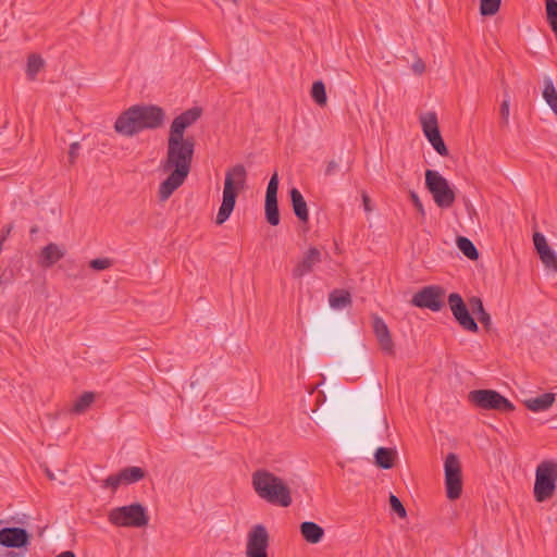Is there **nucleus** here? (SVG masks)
Wrapping results in <instances>:
<instances>
[{
	"mask_svg": "<svg viewBox=\"0 0 557 557\" xmlns=\"http://www.w3.org/2000/svg\"><path fill=\"white\" fill-rule=\"evenodd\" d=\"M255 493L271 505L288 507L293 503L292 493L286 482L267 469H257L251 474Z\"/></svg>",
	"mask_w": 557,
	"mask_h": 557,
	"instance_id": "f257e3e1",
	"label": "nucleus"
},
{
	"mask_svg": "<svg viewBox=\"0 0 557 557\" xmlns=\"http://www.w3.org/2000/svg\"><path fill=\"white\" fill-rule=\"evenodd\" d=\"M246 177L247 172L243 164H236L226 171L223 199L215 219L218 225L223 224L233 212L238 190L245 187Z\"/></svg>",
	"mask_w": 557,
	"mask_h": 557,
	"instance_id": "f03ea898",
	"label": "nucleus"
},
{
	"mask_svg": "<svg viewBox=\"0 0 557 557\" xmlns=\"http://www.w3.org/2000/svg\"><path fill=\"white\" fill-rule=\"evenodd\" d=\"M195 143L193 138H168L166 158L162 163L163 171H175L188 175L194 157Z\"/></svg>",
	"mask_w": 557,
	"mask_h": 557,
	"instance_id": "7ed1b4c3",
	"label": "nucleus"
},
{
	"mask_svg": "<svg viewBox=\"0 0 557 557\" xmlns=\"http://www.w3.org/2000/svg\"><path fill=\"white\" fill-rule=\"evenodd\" d=\"M108 520L115 527L145 528L149 523L147 508L139 503L115 507L108 513Z\"/></svg>",
	"mask_w": 557,
	"mask_h": 557,
	"instance_id": "20e7f679",
	"label": "nucleus"
},
{
	"mask_svg": "<svg viewBox=\"0 0 557 557\" xmlns=\"http://www.w3.org/2000/svg\"><path fill=\"white\" fill-rule=\"evenodd\" d=\"M557 484V462L552 460L542 461L535 471L533 494L537 503L552 498Z\"/></svg>",
	"mask_w": 557,
	"mask_h": 557,
	"instance_id": "39448f33",
	"label": "nucleus"
},
{
	"mask_svg": "<svg viewBox=\"0 0 557 557\" xmlns=\"http://www.w3.org/2000/svg\"><path fill=\"white\" fill-rule=\"evenodd\" d=\"M425 186L432 194L434 202L440 208H449L455 201V193L449 186L448 181L437 171L426 170Z\"/></svg>",
	"mask_w": 557,
	"mask_h": 557,
	"instance_id": "423d86ee",
	"label": "nucleus"
},
{
	"mask_svg": "<svg viewBox=\"0 0 557 557\" xmlns=\"http://www.w3.org/2000/svg\"><path fill=\"white\" fill-rule=\"evenodd\" d=\"M469 400L481 409H494L503 412L512 411L513 405L493 389H476L468 395Z\"/></svg>",
	"mask_w": 557,
	"mask_h": 557,
	"instance_id": "0eeeda50",
	"label": "nucleus"
},
{
	"mask_svg": "<svg viewBox=\"0 0 557 557\" xmlns=\"http://www.w3.org/2000/svg\"><path fill=\"white\" fill-rule=\"evenodd\" d=\"M445 486L446 494L450 500H455L462 493L461 465L456 454H448L445 459Z\"/></svg>",
	"mask_w": 557,
	"mask_h": 557,
	"instance_id": "6e6552de",
	"label": "nucleus"
},
{
	"mask_svg": "<svg viewBox=\"0 0 557 557\" xmlns=\"http://www.w3.org/2000/svg\"><path fill=\"white\" fill-rule=\"evenodd\" d=\"M444 289L437 285L425 286L413 295L411 304L418 308H426L437 312L444 306Z\"/></svg>",
	"mask_w": 557,
	"mask_h": 557,
	"instance_id": "1a4fd4ad",
	"label": "nucleus"
},
{
	"mask_svg": "<svg viewBox=\"0 0 557 557\" xmlns=\"http://www.w3.org/2000/svg\"><path fill=\"white\" fill-rule=\"evenodd\" d=\"M448 305L455 320L459 325L469 332L478 333L479 325L469 312V308L462 297L457 293H451L448 296Z\"/></svg>",
	"mask_w": 557,
	"mask_h": 557,
	"instance_id": "9d476101",
	"label": "nucleus"
},
{
	"mask_svg": "<svg viewBox=\"0 0 557 557\" xmlns=\"http://www.w3.org/2000/svg\"><path fill=\"white\" fill-rule=\"evenodd\" d=\"M269 533L264 525L257 524L247 535L246 557H269Z\"/></svg>",
	"mask_w": 557,
	"mask_h": 557,
	"instance_id": "9b49d317",
	"label": "nucleus"
},
{
	"mask_svg": "<svg viewBox=\"0 0 557 557\" xmlns=\"http://www.w3.org/2000/svg\"><path fill=\"white\" fill-rule=\"evenodd\" d=\"M146 471L140 467H126L119 473L109 475L103 482V488H111L115 492L122 484H133L143 480Z\"/></svg>",
	"mask_w": 557,
	"mask_h": 557,
	"instance_id": "f8f14e48",
	"label": "nucleus"
},
{
	"mask_svg": "<svg viewBox=\"0 0 557 557\" xmlns=\"http://www.w3.org/2000/svg\"><path fill=\"white\" fill-rule=\"evenodd\" d=\"M278 175L275 172L268 184L265 193V219L269 224L276 226L280 223V211L277 205Z\"/></svg>",
	"mask_w": 557,
	"mask_h": 557,
	"instance_id": "ddd939ff",
	"label": "nucleus"
},
{
	"mask_svg": "<svg viewBox=\"0 0 557 557\" xmlns=\"http://www.w3.org/2000/svg\"><path fill=\"white\" fill-rule=\"evenodd\" d=\"M202 110L199 107H191L185 112L176 116L170 127L169 137L177 139H186L184 137L185 129L191 126L200 116Z\"/></svg>",
	"mask_w": 557,
	"mask_h": 557,
	"instance_id": "4468645a",
	"label": "nucleus"
},
{
	"mask_svg": "<svg viewBox=\"0 0 557 557\" xmlns=\"http://www.w3.org/2000/svg\"><path fill=\"white\" fill-rule=\"evenodd\" d=\"M137 116L141 129H154L164 121V112L161 107H132Z\"/></svg>",
	"mask_w": 557,
	"mask_h": 557,
	"instance_id": "2eb2a0df",
	"label": "nucleus"
},
{
	"mask_svg": "<svg viewBox=\"0 0 557 557\" xmlns=\"http://www.w3.org/2000/svg\"><path fill=\"white\" fill-rule=\"evenodd\" d=\"M30 534L23 528L12 527L0 530V545L8 548H22L29 544Z\"/></svg>",
	"mask_w": 557,
	"mask_h": 557,
	"instance_id": "dca6fc26",
	"label": "nucleus"
},
{
	"mask_svg": "<svg viewBox=\"0 0 557 557\" xmlns=\"http://www.w3.org/2000/svg\"><path fill=\"white\" fill-rule=\"evenodd\" d=\"M533 243L545 268L557 273V253L549 247L545 236L540 232H535L533 234Z\"/></svg>",
	"mask_w": 557,
	"mask_h": 557,
	"instance_id": "f3484780",
	"label": "nucleus"
},
{
	"mask_svg": "<svg viewBox=\"0 0 557 557\" xmlns=\"http://www.w3.org/2000/svg\"><path fill=\"white\" fill-rule=\"evenodd\" d=\"M114 129L116 133L126 137H132L143 132L135 111L132 107H128L127 110L120 114L115 121Z\"/></svg>",
	"mask_w": 557,
	"mask_h": 557,
	"instance_id": "a211bd4d",
	"label": "nucleus"
},
{
	"mask_svg": "<svg viewBox=\"0 0 557 557\" xmlns=\"http://www.w3.org/2000/svg\"><path fill=\"white\" fill-rule=\"evenodd\" d=\"M373 332L379 342L380 348L388 356L395 355L394 342L389 329L382 318L373 315Z\"/></svg>",
	"mask_w": 557,
	"mask_h": 557,
	"instance_id": "6ab92c4d",
	"label": "nucleus"
},
{
	"mask_svg": "<svg viewBox=\"0 0 557 557\" xmlns=\"http://www.w3.org/2000/svg\"><path fill=\"white\" fill-rule=\"evenodd\" d=\"M322 261L321 251L317 247H310L304 255L302 259L295 265L292 271L294 278H301L309 274L313 267Z\"/></svg>",
	"mask_w": 557,
	"mask_h": 557,
	"instance_id": "aec40b11",
	"label": "nucleus"
},
{
	"mask_svg": "<svg viewBox=\"0 0 557 557\" xmlns=\"http://www.w3.org/2000/svg\"><path fill=\"white\" fill-rule=\"evenodd\" d=\"M188 175L181 172L171 171L170 175L160 184L159 199L160 201L168 200L171 195L183 185Z\"/></svg>",
	"mask_w": 557,
	"mask_h": 557,
	"instance_id": "412c9836",
	"label": "nucleus"
},
{
	"mask_svg": "<svg viewBox=\"0 0 557 557\" xmlns=\"http://www.w3.org/2000/svg\"><path fill=\"white\" fill-rule=\"evenodd\" d=\"M65 249L54 243L45 246L39 255L38 264L42 268H50L65 256Z\"/></svg>",
	"mask_w": 557,
	"mask_h": 557,
	"instance_id": "4be33fe9",
	"label": "nucleus"
},
{
	"mask_svg": "<svg viewBox=\"0 0 557 557\" xmlns=\"http://www.w3.org/2000/svg\"><path fill=\"white\" fill-rule=\"evenodd\" d=\"M292 207L295 215L299 219L301 222H308L309 220V211L307 207V202L301 195V193L297 188H292L289 190Z\"/></svg>",
	"mask_w": 557,
	"mask_h": 557,
	"instance_id": "5701e85b",
	"label": "nucleus"
},
{
	"mask_svg": "<svg viewBox=\"0 0 557 557\" xmlns=\"http://www.w3.org/2000/svg\"><path fill=\"white\" fill-rule=\"evenodd\" d=\"M468 305L472 313L478 315V319L484 329L490 331L492 326V319L491 314L485 310L482 299L478 296H472L468 299Z\"/></svg>",
	"mask_w": 557,
	"mask_h": 557,
	"instance_id": "b1692460",
	"label": "nucleus"
},
{
	"mask_svg": "<svg viewBox=\"0 0 557 557\" xmlns=\"http://www.w3.org/2000/svg\"><path fill=\"white\" fill-rule=\"evenodd\" d=\"M300 533L302 537L311 544L321 542L324 536V530L315 522L305 521L300 524Z\"/></svg>",
	"mask_w": 557,
	"mask_h": 557,
	"instance_id": "393cba45",
	"label": "nucleus"
},
{
	"mask_svg": "<svg viewBox=\"0 0 557 557\" xmlns=\"http://www.w3.org/2000/svg\"><path fill=\"white\" fill-rule=\"evenodd\" d=\"M555 401V395L552 393L542 394L535 398L524 401L525 407L534 412L547 410Z\"/></svg>",
	"mask_w": 557,
	"mask_h": 557,
	"instance_id": "a878e982",
	"label": "nucleus"
},
{
	"mask_svg": "<svg viewBox=\"0 0 557 557\" xmlns=\"http://www.w3.org/2000/svg\"><path fill=\"white\" fill-rule=\"evenodd\" d=\"M420 122L426 138L440 134L437 115L435 112H426L421 114Z\"/></svg>",
	"mask_w": 557,
	"mask_h": 557,
	"instance_id": "bb28decb",
	"label": "nucleus"
},
{
	"mask_svg": "<svg viewBox=\"0 0 557 557\" xmlns=\"http://www.w3.org/2000/svg\"><path fill=\"white\" fill-rule=\"evenodd\" d=\"M329 301L333 309H343L351 304V296L347 290L334 289L329 296Z\"/></svg>",
	"mask_w": 557,
	"mask_h": 557,
	"instance_id": "cd10ccee",
	"label": "nucleus"
},
{
	"mask_svg": "<svg viewBox=\"0 0 557 557\" xmlns=\"http://www.w3.org/2000/svg\"><path fill=\"white\" fill-rule=\"evenodd\" d=\"M395 450L385 447H379L375 450V463L382 469H391L394 466Z\"/></svg>",
	"mask_w": 557,
	"mask_h": 557,
	"instance_id": "c85d7f7f",
	"label": "nucleus"
},
{
	"mask_svg": "<svg viewBox=\"0 0 557 557\" xmlns=\"http://www.w3.org/2000/svg\"><path fill=\"white\" fill-rule=\"evenodd\" d=\"M45 60L39 54H30L27 59L26 76L29 81H35L37 74L44 69Z\"/></svg>",
	"mask_w": 557,
	"mask_h": 557,
	"instance_id": "c756f323",
	"label": "nucleus"
},
{
	"mask_svg": "<svg viewBox=\"0 0 557 557\" xmlns=\"http://www.w3.org/2000/svg\"><path fill=\"white\" fill-rule=\"evenodd\" d=\"M457 247L470 260H478L479 251L473 243L463 236L457 237Z\"/></svg>",
	"mask_w": 557,
	"mask_h": 557,
	"instance_id": "7c9ffc66",
	"label": "nucleus"
},
{
	"mask_svg": "<svg viewBox=\"0 0 557 557\" xmlns=\"http://www.w3.org/2000/svg\"><path fill=\"white\" fill-rule=\"evenodd\" d=\"M94 401H95V394L92 392H85L74 403L72 411L75 413H83L91 406V404Z\"/></svg>",
	"mask_w": 557,
	"mask_h": 557,
	"instance_id": "2f4dec72",
	"label": "nucleus"
},
{
	"mask_svg": "<svg viewBox=\"0 0 557 557\" xmlns=\"http://www.w3.org/2000/svg\"><path fill=\"white\" fill-rule=\"evenodd\" d=\"M502 0H481L480 13L483 16L495 15L500 8Z\"/></svg>",
	"mask_w": 557,
	"mask_h": 557,
	"instance_id": "473e14b6",
	"label": "nucleus"
},
{
	"mask_svg": "<svg viewBox=\"0 0 557 557\" xmlns=\"http://www.w3.org/2000/svg\"><path fill=\"white\" fill-rule=\"evenodd\" d=\"M543 98L547 104H557V91L550 78L544 79Z\"/></svg>",
	"mask_w": 557,
	"mask_h": 557,
	"instance_id": "72a5a7b5",
	"label": "nucleus"
},
{
	"mask_svg": "<svg viewBox=\"0 0 557 557\" xmlns=\"http://www.w3.org/2000/svg\"><path fill=\"white\" fill-rule=\"evenodd\" d=\"M311 97L318 104H325L326 92L323 82H314L311 88Z\"/></svg>",
	"mask_w": 557,
	"mask_h": 557,
	"instance_id": "f704fd0d",
	"label": "nucleus"
},
{
	"mask_svg": "<svg viewBox=\"0 0 557 557\" xmlns=\"http://www.w3.org/2000/svg\"><path fill=\"white\" fill-rule=\"evenodd\" d=\"M428 140L432 145V147L435 149V151L441 154L442 157L448 156V149L441 136V133L431 137H428Z\"/></svg>",
	"mask_w": 557,
	"mask_h": 557,
	"instance_id": "c9c22d12",
	"label": "nucleus"
},
{
	"mask_svg": "<svg viewBox=\"0 0 557 557\" xmlns=\"http://www.w3.org/2000/svg\"><path fill=\"white\" fill-rule=\"evenodd\" d=\"M389 505H391V509L394 512H396L399 518L404 519L407 517L406 508L404 507V505L399 500V498L397 496H395L394 494L389 495Z\"/></svg>",
	"mask_w": 557,
	"mask_h": 557,
	"instance_id": "e433bc0d",
	"label": "nucleus"
},
{
	"mask_svg": "<svg viewBox=\"0 0 557 557\" xmlns=\"http://www.w3.org/2000/svg\"><path fill=\"white\" fill-rule=\"evenodd\" d=\"M112 265V260L109 258L92 259L89 262V267L96 271H102L109 269Z\"/></svg>",
	"mask_w": 557,
	"mask_h": 557,
	"instance_id": "4c0bfd02",
	"label": "nucleus"
},
{
	"mask_svg": "<svg viewBox=\"0 0 557 557\" xmlns=\"http://www.w3.org/2000/svg\"><path fill=\"white\" fill-rule=\"evenodd\" d=\"M409 196H410V199H411V201H412L413 206H414V207H416V209L418 210V212H419L422 216H424V215H425V211H424L423 205H422V202H421V200H420L419 196L417 195V193H414V191H412V190H411V191L409 193Z\"/></svg>",
	"mask_w": 557,
	"mask_h": 557,
	"instance_id": "58836bf2",
	"label": "nucleus"
},
{
	"mask_svg": "<svg viewBox=\"0 0 557 557\" xmlns=\"http://www.w3.org/2000/svg\"><path fill=\"white\" fill-rule=\"evenodd\" d=\"M78 150H79V143H77V141L72 143L70 146V150H69V161L71 164L75 163V160L78 156Z\"/></svg>",
	"mask_w": 557,
	"mask_h": 557,
	"instance_id": "ea45409f",
	"label": "nucleus"
},
{
	"mask_svg": "<svg viewBox=\"0 0 557 557\" xmlns=\"http://www.w3.org/2000/svg\"><path fill=\"white\" fill-rule=\"evenodd\" d=\"M339 165L335 160H331L327 162L324 174L326 176H332L338 170Z\"/></svg>",
	"mask_w": 557,
	"mask_h": 557,
	"instance_id": "a19ab883",
	"label": "nucleus"
},
{
	"mask_svg": "<svg viewBox=\"0 0 557 557\" xmlns=\"http://www.w3.org/2000/svg\"><path fill=\"white\" fill-rule=\"evenodd\" d=\"M412 70L416 74H422L425 70L424 62L421 59H418L417 61L413 62Z\"/></svg>",
	"mask_w": 557,
	"mask_h": 557,
	"instance_id": "79ce46f5",
	"label": "nucleus"
},
{
	"mask_svg": "<svg viewBox=\"0 0 557 557\" xmlns=\"http://www.w3.org/2000/svg\"><path fill=\"white\" fill-rule=\"evenodd\" d=\"M500 119L504 124L508 123L509 120V107H500Z\"/></svg>",
	"mask_w": 557,
	"mask_h": 557,
	"instance_id": "37998d69",
	"label": "nucleus"
},
{
	"mask_svg": "<svg viewBox=\"0 0 557 557\" xmlns=\"http://www.w3.org/2000/svg\"><path fill=\"white\" fill-rule=\"evenodd\" d=\"M362 202H363L364 210L367 212H370L372 210L370 207L371 200H370V197L366 193L362 194Z\"/></svg>",
	"mask_w": 557,
	"mask_h": 557,
	"instance_id": "c03bdc74",
	"label": "nucleus"
},
{
	"mask_svg": "<svg viewBox=\"0 0 557 557\" xmlns=\"http://www.w3.org/2000/svg\"><path fill=\"white\" fill-rule=\"evenodd\" d=\"M55 557H76L75 554L72 550H65L61 554L57 555Z\"/></svg>",
	"mask_w": 557,
	"mask_h": 557,
	"instance_id": "a18cd8bd",
	"label": "nucleus"
},
{
	"mask_svg": "<svg viewBox=\"0 0 557 557\" xmlns=\"http://www.w3.org/2000/svg\"><path fill=\"white\" fill-rule=\"evenodd\" d=\"M45 472H46L47 476L49 478V480L55 479L54 474L47 467L45 468Z\"/></svg>",
	"mask_w": 557,
	"mask_h": 557,
	"instance_id": "49530a36",
	"label": "nucleus"
},
{
	"mask_svg": "<svg viewBox=\"0 0 557 557\" xmlns=\"http://www.w3.org/2000/svg\"><path fill=\"white\" fill-rule=\"evenodd\" d=\"M9 283V278H5L3 275L0 276V286H3Z\"/></svg>",
	"mask_w": 557,
	"mask_h": 557,
	"instance_id": "de8ad7c7",
	"label": "nucleus"
},
{
	"mask_svg": "<svg viewBox=\"0 0 557 557\" xmlns=\"http://www.w3.org/2000/svg\"><path fill=\"white\" fill-rule=\"evenodd\" d=\"M37 232H38V227H37V226H33V227L30 228V233H32V234H35V233H37Z\"/></svg>",
	"mask_w": 557,
	"mask_h": 557,
	"instance_id": "09e8293b",
	"label": "nucleus"
}]
</instances>
